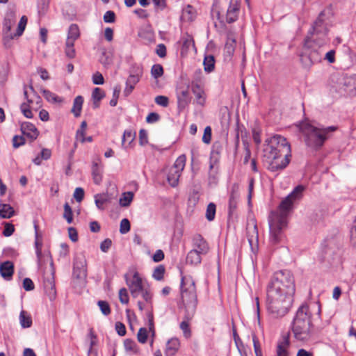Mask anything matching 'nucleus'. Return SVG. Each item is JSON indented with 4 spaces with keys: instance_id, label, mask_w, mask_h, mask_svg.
<instances>
[{
    "instance_id": "obj_1",
    "label": "nucleus",
    "mask_w": 356,
    "mask_h": 356,
    "mask_svg": "<svg viewBox=\"0 0 356 356\" xmlns=\"http://www.w3.org/2000/svg\"><path fill=\"white\" fill-rule=\"evenodd\" d=\"M332 15V8L327 7L318 14L309 29L304 39L302 52L300 54L304 68L309 69L313 65L321 61L322 53L320 48L329 42L328 23Z\"/></svg>"
},
{
    "instance_id": "obj_2",
    "label": "nucleus",
    "mask_w": 356,
    "mask_h": 356,
    "mask_svg": "<svg viewBox=\"0 0 356 356\" xmlns=\"http://www.w3.org/2000/svg\"><path fill=\"white\" fill-rule=\"evenodd\" d=\"M306 187L298 185L281 201L277 210L270 211L268 216L270 242L272 245H278L283 242L284 230L288 225V218L294 209L295 204L300 201Z\"/></svg>"
},
{
    "instance_id": "obj_3",
    "label": "nucleus",
    "mask_w": 356,
    "mask_h": 356,
    "mask_svg": "<svg viewBox=\"0 0 356 356\" xmlns=\"http://www.w3.org/2000/svg\"><path fill=\"white\" fill-rule=\"evenodd\" d=\"M291 157V145L281 135H274L266 139L262 149L264 163L268 164L271 171L282 170L289 163Z\"/></svg>"
},
{
    "instance_id": "obj_4",
    "label": "nucleus",
    "mask_w": 356,
    "mask_h": 356,
    "mask_svg": "<svg viewBox=\"0 0 356 356\" xmlns=\"http://www.w3.org/2000/svg\"><path fill=\"white\" fill-rule=\"evenodd\" d=\"M338 129L337 126L315 127L309 122H302L300 126V129L304 134L306 145L316 151L319 150L331 137L332 133Z\"/></svg>"
},
{
    "instance_id": "obj_5",
    "label": "nucleus",
    "mask_w": 356,
    "mask_h": 356,
    "mask_svg": "<svg viewBox=\"0 0 356 356\" xmlns=\"http://www.w3.org/2000/svg\"><path fill=\"white\" fill-rule=\"evenodd\" d=\"M312 314L309 306L302 304L297 310L291 324L294 338L300 341H307L312 336Z\"/></svg>"
},
{
    "instance_id": "obj_6",
    "label": "nucleus",
    "mask_w": 356,
    "mask_h": 356,
    "mask_svg": "<svg viewBox=\"0 0 356 356\" xmlns=\"http://www.w3.org/2000/svg\"><path fill=\"white\" fill-rule=\"evenodd\" d=\"M295 281L293 275L289 270L275 272L269 283L267 291L293 296L295 293Z\"/></svg>"
},
{
    "instance_id": "obj_7",
    "label": "nucleus",
    "mask_w": 356,
    "mask_h": 356,
    "mask_svg": "<svg viewBox=\"0 0 356 356\" xmlns=\"http://www.w3.org/2000/svg\"><path fill=\"white\" fill-rule=\"evenodd\" d=\"M293 302V296L267 291L266 309L274 317L285 316Z\"/></svg>"
},
{
    "instance_id": "obj_8",
    "label": "nucleus",
    "mask_w": 356,
    "mask_h": 356,
    "mask_svg": "<svg viewBox=\"0 0 356 356\" xmlns=\"http://www.w3.org/2000/svg\"><path fill=\"white\" fill-rule=\"evenodd\" d=\"M180 294L184 309L195 312L197 305V296L195 282L191 276L181 275Z\"/></svg>"
},
{
    "instance_id": "obj_9",
    "label": "nucleus",
    "mask_w": 356,
    "mask_h": 356,
    "mask_svg": "<svg viewBox=\"0 0 356 356\" xmlns=\"http://www.w3.org/2000/svg\"><path fill=\"white\" fill-rule=\"evenodd\" d=\"M15 23V14L13 12L7 14L3 22V40L6 48L10 47V42L15 38V33H11L12 26Z\"/></svg>"
},
{
    "instance_id": "obj_10",
    "label": "nucleus",
    "mask_w": 356,
    "mask_h": 356,
    "mask_svg": "<svg viewBox=\"0 0 356 356\" xmlns=\"http://www.w3.org/2000/svg\"><path fill=\"white\" fill-rule=\"evenodd\" d=\"M323 250V260L332 264L334 260V255L339 250V244L336 238H327L324 241Z\"/></svg>"
},
{
    "instance_id": "obj_11",
    "label": "nucleus",
    "mask_w": 356,
    "mask_h": 356,
    "mask_svg": "<svg viewBox=\"0 0 356 356\" xmlns=\"http://www.w3.org/2000/svg\"><path fill=\"white\" fill-rule=\"evenodd\" d=\"M201 74L202 71L200 69L195 71V80L191 82V90L196 98L197 103L201 106H204L206 102V97L204 96V89L200 84Z\"/></svg>"
},
{
    "instance_id": "obj_12",
    "label": "nucleus",
    "mask_w": 356,
    "mask_h": 356,
    "mask_svg": "<svg viewBox=\"0 0 356 356\" xmlns=\"http://www.w3.org/2000/svg\"><path fill=\"white\" fill-rule=\"evenodd\" d=\"M73 276L76 279H85L87 277V262L83 254L75 257L73 263Z\"/></svg>"
},
{
    "instance_id": "obj_13",
    "label": "nucleus",
    "mask_w": 356,
    "mask_h": 356,
    "mask_svg": "<svg viewBox=\"0 0 356 356\" xmlns=\"http://www.w3.org/2000/svg\"><path fill=\"white\" fill-rule=\"evenodd\" d=\"M189 87V84H187L185 86H179L177 88V107L180 111H183L191 101Z\"/></svg>"
},
{
    "instance_id": "obj_14",
    "label": "nucleus",
    "mask_w": 356,
    "mask_h": 356,
    "mask_svg": "<svg viewBox=\"0 0 356 356\" xmlns=\"http://www.w3.org/2000/svg\"><path fill=\"white\" fill-rule=\"evenodd\" d=\"M127 284L129 286L131 296L134 298L138 297L141 291H143L144 288L142 279L138 272H135L134 273L132 281L129 282L127 280Z\"/></svg>"
},
{
    "instance_id": "obj_15",
    "label": "nucleus",
    "mask_w": 356,
    "mask_h": 356,
    "mask_svg": "<svg viewBox=\"0 0 356 356\" xmlns=\"http://www.w3.org/2000/svg\"><path fill=\"white\" fill-rule=\"evenodd\" d=\"M186 161V156L184 154L180 155L171 167L167 178H180L181 172L185 167Z\"/></svg>"
},
{
    "instance_id": "obj_16",
    "label": "nucleus",
    "mask_w": 356,
    "mask_h": 356,
    "mask_svg": "<svg viewBox=\"0 0 356 356\" xmlns=\"http://www.w3.org/2000/svg\"><path fill=\"white\" fill-rule=\"evenodd\" d=\"M20 130L23 136L29 138L30 143L33 142L40 134L36 127L29 122H22L20 126Z\"/></svg>"
},
{
    "instance_id": "obj_17",
    "label": "nucleus",
    "mask_w": 356,
    "mask_h": 356,
    "mask_svg": "<svg viewBox=\"0 0 356 356\" xmlns=\"http://www.w3.org/2000/svg\"><path fill=\"white\" fill-rule=\"evenodd\" d=\"M240 3L238 0H231L226 13V22L232 24L238 19Z\"/></svg>"
},
{
    "instance_id": "obj_18",
    "label": "nucleus",
    "mask_w": 356,
    "mask_h": 356,
    "mask_svg": "<svg viewBox=\"0 0 356 356\" xmlns=\"http://www.w3.org/2000/svg\"><path fill=\"white\" fill-rule=\"evenodd\" d=\"M195 312L193 310L187 311L185 310L184 320L181 322L179 325L180 329L182 330L184 336L188 339L191 336V330L189 327V322L192 320Z\"/></svg>"
},
{
    "instance_id": "obj_19",
    "label": "nucleus",
    "mask_w": 356,
    "mask_h": 356,
    "mask_svg": "<svg viewBox=\"0 0 356 356\" xmlns=\"http://www.w3.org/2000/svg\"><path fill=\"white\" fill-rule=\"evenodd\" d=\"M290 346V334L287 333L282 336L277 346L276 356H289L288 348Z\"/></svg>"
},
{
    "instance_id": "obj_20",
    "label": "nucleus",
    "mask_w": 356,
    "mask_h": 356,
    "mask_svg": "<svg viewBox=\"0 0 356 356\" xmlns=\"http://www.w3.org/2000/svg\"><path fill=\"white\" fill-rule=\"evenodd\" d=\"M193 243L195 248L194 250L198 251V252L206 254L209 252V245L201 234H195L193 236Z\"/></svg>"
},
{
    "instance_id": "obj_21",
    "label": "nucleus",
    "mask_w": 356,
    "mask_h": 356,
    "mask_svg": "<svg viewBox=\"0 0 356 356\" xmlns=\"http://www.w3.org/2000/svg\"><path fill=\"white\" fill-rule=\"evenodd\" d=\"M14 274V264L6 261L0 264V275L6 280H10Z\"/></svg>"
},
{
    "instance_id": "obj_22",
    "label": "nucleus",
    "mask_w": 356,
    "mask_h": 356,
    "mask_svg": "<svg viewBox=\"0 0 356 356\" xmlns=\"http://www.w3.org/2000/svg\"><path fill=\"white\" fill-rule=\"evenodd\" d=\"M44 289L45 293L51 301L55 300L56 297V291L54 284V277L44 280Z\"/></svg>"
},
{
    "instance_id": "obj_23",
    "label": "nucleus",
    "mask_w": 356,
    "mask_h": 356,
    "mask_svg": "<svg viewBox=\"0 0 356 356\" xmlns=\"http://www.w3.org/2000/svg\"><path fill=\"white\" fill-rule=\"evenodd\" d=\"M180 347V342L177 338H172L169 339L166 343L165 350V356H175Z\"/></svg>"
},
{
    "instance_id": "obj_24",
    "label": "nucleus",
    "mask_w": 356,
    "mask_h": 356,
    "mask_svg": "<svg viewBox=\"0 0 356 356\" xmlns=\"http://www.w3.org/2000/svg\"><path fill=\"white\" fill-rule=\"evenodd\" d=\"M143 73V67H134L126 81V85L131 84L135 86L140 81Z\"/></svg>"
},
{
    "instance_id": "obj_25",
    "label": "nucleus",
    "mask_w": 356,
    "mask_h": 356,
    "mask_svg": "<svg viewBox=\"0 0 356 356\" xmlns=\"http://www.w3.org/2000/svg\"><path fill=\"white\" fill-rule=\"evenodd\" d=\"M222 150V147L220 143H214L211 152L210 157V169H213L215 165L217 163L219 155Z\"/></svg>"
},
{
    "instance_id": "obj_26",
    "label": "nucleus",
    "mask_w": 356,
    "mask_h": 356,
    "mask_svg": "<svg viewBox=\"0 0 356 356\" xmlns=\"http://www.w3.org/2000/svg\"><path fill=\"white\" fill-rule=\"evenodd\" d=\"M83 101V97L81 95H78L74 98L71 112L75 118H79L81 115Z\"/></svg>"
},
{
    "instance_id": "obj_27",
    "label": "nucleus",
    "mask_w": 356,
    "mask_h": 356,
    "mask_svg": "<svg viewBox=\"0 0 356 356\" xmlns=\"http://www.w3.org/2000/svg\"><path fill=\"white\" fill-rule=\"evenodd\" d=\"M181 17L188 22H193L196 18V10L191 5H187L182 10Z\"/></svg>"
},
{
    "instance_id": "obj_28",
    "label": "nucleus",
    "mask_w": 356,
    "mask_h": 356,
    "mask_svg": "<svg viewBox=\"0 0 356 356\" xmlns=\"http://www.w3.org/2000/svg\"><path fill=\"white\" fill-rule=\"evenodd\" d=\"M342 84L345 86L344 90L346 92H353L356 90V75L343 78Z\"/></svg>"
},
{
    "instance_id": "obj_29",
    "label": "nucleus",
    "mask_w": 356,
    "mask_h": 356,
    "mask_svg": "<svg viewBox=\"0 0 356 356\" xmlns=\"http://www.w3.org/2000/svg\"><path fill=\"white\" fill-rule=\"evenodd\" d=\"M232 332H233V338H234L236 346L241 356H248L245 349V346L243 345V343L242 340L241 339V338L239 337L234 325L232 327Z\"/></svg>"
},
{
    "instance_id": "obj_30",
    "label": "nucleus",
    "mask_w": 356,
    "mask_h": 356,
    "mask_svg": "<svg viewBox=\"0 0 356 356\" xmlns=\"http://www.w3.org/2000/svg\"><path fill=\"white\" fill-rule=\"evenodd\" d=\"M200 252L195 250H191L186 256V262L191 265H198L201 263L202 258Z\"/></svg>"
},
{
    "instance_id": "obj_31",
    "label": "nucleus",
    "mask_w": 356,
    "mask_h": 356,
    "mask_svg": "<svg viewBox=\"0 0 356 356\" xmlns=\"http://www.w3.org/2000/svg\"><path fill=\"white\" fill-rule=\"evenodd\" d=\"M15 215V210L9 204H0V218H10Z\"/></svg>"
},
{
    "instance_id": "obj_32",
    "label": "nucleus",
    "mask_w": 356,
    "mask_h": 356,
    "mask_svg": "<svg viewBox=\"0 0 356 356\" xmlns=\"http://www.w3.org/2000/svg\"><path fill=\"white\" fill-rule=\"evenodd\" d=\"M216 60L213 55H207L204 56L203 60L204 70L206 72L210 73L215 69Z\"/></svg>"
},
{
    "instance_id": "obj_33",
    "label": "nucleus",
    "mask_w": 356,
    "mask_h": 356,
    "mask_svg": "<svg viewBox=\"0 0 356 356\" xmlns=\"http://www.w3.org/2000/svg\"><path fill=\"white\" fill-rule=\"evenodd\" d=\"M109 201L108 193H99L95 195L96 207L100 210H104V204Z\"/></svg>"
},
{
    "instance_id": "obj_34",
    "label": "nucleus",
    "mask_w": 356,
    "mask_h": 356,
    "mask_svg": "<svg viewBox=\"0 0 356 356\" xmlns=\"http://www.w3.org/2000/svg\"><path fill=\"white\" fill-rule=\"evenodd\" d=\"M79 35L80 33L79 26L75 24H72L69 27L67 38L66 41L70 42H70H74L75 40L79 38Z\"/></svg>"
},
{
    "instance_id": "obj_35",
    "label": "nucleus",
    "mask_w": 356,
    "mask_h": 356,
    "mask_svg": "<svg viewBox=\"0 0 356 356\" xmlns=\"http://www.w3.org/2000/svg\"><path fill=\"white\" fill-rule=\"evenodd\" d=\"M19 322L23 328H29L31 327L33 323L31 316L24 310L20 312Z\"/></svg>"
},
{
    "instance_id": "obj_36",
    "label": "nucleus",
    "mask_w": 356,
    "mask_h": 356,
    "mask_svg": "<svg viewBox=\"0 0 356 356\" xmlns=\"http://www.w3.org/2000/svg\"><path fill=\"white\" fill-rule=\"evenodd\" d=\"M44 97L48 101L54 103H62L63 99L61 97L58 96L55 93L47 90L43 89L42 90Z\"/></svg>"
},
{
    "instance_id": "obj_37",
    "label": "nucleus",
    "mask_w": 356,
    "mask_h": 356,
    "mask_svg": "<svg viewBox=\"0 0 356 356\" xmlns=\"http://www.w3.org/2000/svg\"><path fill=\"white\" fill-rule=\"evenodd\" d=\"M134 198V193L131 191L124 192L122 193V197L120 198V204L122 207H129Z\"/></svg>"
},
{
    "instance_id": "obj_38",
    "label": "nucleus",
    "mask_w": 356,
    "mask_h": 356,
    "mask_svg": "<svg viewBox=\"0 0 356 356\" xmlns=\"http://www.w3.org/2000/svg\"><path fill=\"white\" fill-rule=\"evenodd\" d=\"M181 40H182V47H181L182 51H187L189 49V48L191 47V46H193V47L195 46V42H194L193 36L188 33H186V35L183 36Z\"/></svg>"
},
{
    "instance_id": "obj_39",
    "label": "nucleus",
    "mask_w": 356,
    "mask_h": 356,
    "mask_svg": "<svg viewBox=\"0 0 356 356\" xmlns=\"http://www.w3.org/2000/svg\"><path fill=\"white\" fill-rule=\"evenodd\" d=\"M216 204L213 202H210L207 205V207L206 214H205L206 218L209 221L213 220L215 218V216H216Z\"/></svg>"
},
{
    "instance_id": "obj_40",
    "label": "nucleus",
    "mask_w": 356,
    "mask_h": 356,
    "mask_svg": "<svg viewBox=\"0 0 356 356\" xmlns=\"http://www.w3.org/2000/svg\"><path fill=\"white\" fill-rule=\"evenodd\" d=\"M27 21H28V19H27L26 16L23 15L21 17V19L19 22V24H18L17 31L15 33V37H19L23 34V33L25 30L26 24H27Z\"/></svg>"
},
{
    "instance_id": "obj_41",
    "label": "nucleus",
    "mask_w": 356,
    "mask_h": 356,
    "mask_svg": "<svg viewBox=\"0 0 356 356\" xmlns=\"http://www.w3.org/2000/svg\"><path fill=\"white\" fill-rule=\"evenodd\" d=\"M165 269L163 265L156 266L153 272L152 277L157 281H161L163 279Z\"/></svg>"
},
{
    "instance_id": "obj_42",
    "label": "nucleus",
    "mask_w": 356,
    "mask_h": 356,
    "mask_svg": "<svg viewBox=\"0 0 356 356\" xmlns=\"http://www.w3.org/2000/svg\"><path fill=\"white\" fill-rule=\"evenodd\" d=\"M136 137V133L132 132L131 130H125L122 136V145L127 141L128 145L131 146Z\"/></svg>"
},
{
    "instance_id": "obj_43",
    "label": "nucleus",
    "mask_w": 356,
    "mask_h": 356,
    "mask_svg": "<svg viewBox=\"0 0 356 356\" xmlns=\"http://www.w3.org/2000/svg\"><path fill=\"white\" fill-rule=\"evenodd\" d=\"M63 218L66 220L67 222L70 224L73 221V212L70 204L66 202L64 204Z\"/></svg>"
},
{
    "instance_id": "obj_44",
    "label": "nucleus",
    "mask_w": 356,
    "mask_h": 356,
    "mask_svg": "<svg viewBox=\"0 0 356 356\" xmlns=\"http://www.w3.org/2000/svg\"><path fill=\"white\" fill-rule=\"evenodd\" d=\"M163 67L160 64H154L151 69V74L154 79H158L163 74Z\"/></svg>"
},
{
    "instance_id": "obj_45",
    "label": "nucleus",
    "mask_w": 356,
    "mask_h": 356,
    "mask_svg": "<svg viewBox=\"0 0 356 356\" xmlns=\"http://www.w3.org/2000/svg\"><path fill=\"white\" fill-rule=\"evenodd\" d=\"M120 92H121L120 85H119V84L116 85L113 88V97L109 102L110 106H115L117 105Z\"/></svg>"
},
{
    "instance_id": "obj_46",
    "label": "nucleus",
    "mask_w": 356,
    "mask_h": 356,
    "mask_svg": "<svg viewBox=\"0 0 356 356\" xmlns=\"http://www.w3.org/2000/svg\"><path fill=\"white\" fill-rule=\"evenodd\" d=\"M238 197H229V207H228V216H232L237 208Z\"/></svg>"
},
{
    "instance_id": "obj_47",
    "label": "nucleus",
    "mask_w": 356,
    "mask_h": 356,
    "mask_svg": "<svg viewBox=\"0 0 356 356\" xmlns=\"http://www.w3.org/2000/svg\"><path fill=\"white\" fill-rule=\"evenodd\" d=\"M74 42H67L66 41V44H65V55L67 57H68L69 58H73L75 57V55H76V52H75V49H74Z\"/></svg>"
},
{
    "instance_id": "obj_48",
    "label": "nucleus",
    "mask_w": 356,
    "mask_h": 356,
    "mask_svg": "<svg viewBox=\"0 0 356 356\" xmlns=\"http://www.w3.org/2000/svg\"><path fill=\"white\" fill-rule=\"evenodd\" d=\"M97 305L104 315L108 316L111 314V310L108 302L105 300H99L97 302Z\"/></svg>"
},
{
    "instance_id": "obj_49",
    "label": "nucleus",
    "mask_w": 356,
    "mask_h": 356,
    "mask_svg": "<svg viewBox=\"0 0 356 356\" xmlns=\"http://www.w3.org/2000/svg\"><path fill=\"white\" fill-rule=\"evenodd\" d=\"M106 96L105 92L100 88H95L92 92V99L101 101Z\"/></svg>"
},
{
    "instance_id": "obj_50",
    "label": "nucleus",
    "mask_w": 356,
    "mask_h": 356,
    "mask_svg": "<svg viewBox=\"0 0 356 356\" xmlns=\"http://www.w3.org/2000/svg\"><path fill=\"white\" fill-rule=\"evenodd\" d=\"M148 338V332L146 328L140 327L138 332L137 339L141 343L147 342Z\"/></svg>"
},
{
    "instance_id": "obj_51",
    "label": "nucleus",
    "mask_w": 356,
    "mask_h": 356,
    "mask_svg": "<svg viewBox=\"0 0 356 356\" xmlns=\"http://www.w3.org/2000/svg\"><path fill=\"white\" fill-rule=\"evenodd\" d=\"M131 224L127 218H123L120 222V232L122 234H127L130 231Z\"/></svg>"
},
{
    "instance_id": "obj_52",
    "label": "nucleus",
    "mask_w": 356,
    "mask_h": 356,
    "mask_svg": "<svg viewBox=\"0 0 356 356\" xmlns=\"http://www.w3.org/2000/svg\"><path fill=\"white\" fill-rule=\"evenodd\" d=\"M211 135H212V130L211 127L207 126L205 127L203 136H202V141L205 144H209L211 140Z\"/></svg>"
},
{
    "instance_id": "obj_53",
    "label": "nucleus",
    "mask_w": 356,
    "mask_h": 356,
    "mask_svg": "<svg viewBox=\"0 0 356 356\" xmlns=\"http://www.w3.org/2000/svg\"><path fill=\"white\" fill-rule=\"evenodd\" d=\"M25 138L24 136H15L13 138V146L14 148H18L19 147L25 144Z\"/></svg>"
},
{
    "instance_id": "obj_54",
    "label": "nucleus",
    "mask_w": 356,
    "mask_h": 356,
    "mask_svg": "<svg viewBox=\"0 0 356 356\" xmlns=\"http://www.w3.org/2000/svg\"><path fill=\"white\" fill-rule=\"evenodd\" d=\"M119 299L122 304H127L129 302V295L127 289L122 288L119 291Z\"/></svg>"
},
{
    "instance_id": "obj_55",
    "label": "nucleus",
    "mask_w": 356,
    "mask_h": 356,
    "mask_svg": "<svg viewBox=\"0 0 356 356\" xmlns=\"http://www.w3.org/2000/svg\"><path fill=\"white\" fill-rule=\"evenodd\" d=\"M124 346L127 350H132L135 353L137 352L136 343L131 339H127L124 341Z\"/></svg>"
},
{
    "instance_id": "obj_56",
    "label": "nucleus",
    "mask_w": 356,
    "mask_h": 356,
    "mask_svg": "<svg viewBox=\"0 0 356 356\" xmlns=\"http://www.w3.org/2000/svg\"><path fill=\"white\" fill-rule=\"evenodd\" d=\"M156 104L158 105L162 106L163 107H167L169 104V99L166 96L163 95H158L155 97L154 99Z\"/></svg>"
},
{
    "instance_id": "obj_57",
    "label": "nucleus",
    "mask_w": 356,
    "mask_h": 356,
    "mask_svg": "<svg viewBox=\"0 0 356 356\" xmlns=\"http://www.w3.org/2000/svg\"><path fill=\"white\" fill-rule=\"evenodd\" d=\"M252 341H253L254 350L256 356H262V352H261L260 343L258 340V338L257 337V336L255 334H253V336H252Z\"/></svg>"
},
{
    "instance_id": "obj_58",
    "label": "nucleus",
    "mask_w": 356,
    "mask_h": 356,
    "mask_svg": "<svg viewBox=\"0 0 356 356\" xmlns=\"http://www.w3.org/2000/svg\"><path fill=\"white\" fill-rule=\"evenodd\" d=\"M155 52L160 58H165L167 54L165 45L163 43L159 44L156 46Z\"/></svg>"
},
{
    "instance_id": "obj_59",
    "label": "nucleus",
    "mask_w": 356,
    "mask_h": 356,
    "mask_svg": "<svg viewBox=\"0 0 356 356\" xmlns=\"http://www.w3.org/2000/svg\"><path fill=\"white\" fill-rule=\"evenodd\" d=\"M139 143L141 146H144L148 143V137L146 130L142 129L139 131Z\"/></svg>"
},
{
    "instance_id": "obj_60",
    "label": "nucleus",
    "mask_w": 356,
    "mask_h": 356,
    "mask_svg": "<svg viewBox=\"0 0 356 356\" xmlns=\"http://www.w3.org/2000/svg\"><path fill=\"white\" fill-rule=\"evenodd\" d=\"M103 19L106 23H113L115 21V14L112 10H108L104 15Z\"/></svg>"
},
{
    "instance_id": "obj_61",
    "label": "nucleus",
    "mask_w": 356,
    "mask_h": 356,
    "mask_svg": "<svg viewBox=\"0 0 356 356\" xmlns=\"http://www.w3.org/2000/svg\"><path fill=\"white\" fill-rule=\"evenodd\" d=\"M115 328L117 333L120 337L124 336L127 333L125 325L120 321H118L115 323Z\"/></svg>"
},
{
    "instance_id": "obj_62",
    "label": "nucleus",
    "mask_w": 356,
    "mask_h": 356,
    "mask_svg": "<svg viewBox=\"0 0 356 356\" xmlns=\"http://www.w3.org/2000/svg\"><path fill=\"white\" fill-rule=\"evenodd\" d=\"M15 232V227L13 225L9 222H6L4 225V229L3 231V236L8 237L10 236L13 232Z\"/></svg>"
},
{
    "instance_id": "obj_63",
    "label": "nucleus",
    "mask_w": 356,
    "mask_h": 356,
    "mask_svg": "<svg viewBox=\"0 0 356 356\" xmlns=\"http://www.w3.org/2000/svg\"><path fill=\"white\" fill-rule=\"evenodd\" d=\"M84 194V190L81 187H77L73 195L76 202H81L83 200Z\"/></svg>"
},
{
    "instance_id": "obj_64",
    "label": "nucleus",
    "mask_w": 356,
    "mask_h": 356,
    "mask_svg": "<svg viewBox=\"0 0 356 356\" xmlns=\"http://www.w3.org/2000/svg\"><path fill=\"white\" fill-rule=\"evenodd\" d=\"M23 288L26 291H30L34 289L35 285L31 279L26 277L23 280Z\"/></svg>"
}]
</instances>
